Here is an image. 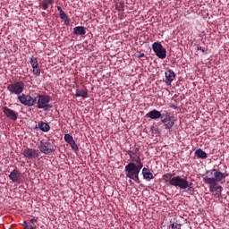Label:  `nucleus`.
<instances>
[{
  "label": "nucleus",
  "mask_w": 229,
  "mask_h": 229,
  "mask_svg": "<svg viewBox=\"0 0 229 229\" xmlns=\"http://www.w3.org/2000/svg\"><path fill=\"white\" fill-rule=\"evenodd\" d=\"M136 164H138V165H136V168L138 169V172L140 173V169H142V167H144V165L142 164L140 157H138Z\"/></svg>",
  "instance_id": "a878e982"
},
{
  "label": "nucleus",
  "mask_w": 229,
  "mask_h": 229,
  "mask_svg": "<svg viewBox=\"0 0 229 229\" xmlns=\"http://www.w3.org/2000/svg\"><path fill=\"white\" fill-rule=\"evenodd\" d=\"M125 173L127 178H133V176H137L140 174L137 165L131 162L125 166Z\"/></svg>",
  "instance_id": "1a4fd4ad"
},
{
  "label": "nucleus",
  "mask_w": 229,
  "mask_h": 229,
  "mask_svg": "<svg viewBox=\"0 0 229 229\" xmlns=\"http://www.w3.org/2000/svg\"><path fill=\"white\" fill-rule=\"evenodd\" d=\"M196 157L199 158H207L208 156L207 155V152L203 151V149L199 148L195 151Z\"/></svg>",
  "instance_id": "412c9836"
},
{
  "label": "nucleus",
  "mask_w": 229,
  "mask_h": 229,
  "mask_svg": "<svg viewBox=\"0 0 229 229\" xmlns=\"http://www.w3.org/2000/svg\"><path fill=\"white\" fill-rule=\"evenodd\" d=\"M22 155L25 158H28L29 160H33L40 157V151L38 149L27 148L23 150Z\"/></svg>",
  "instance_id": "6e6552de"
},
{
  "label": "nucleus",
  "mask_w": 229,
  "mask_h": 229,
  "mask_svg": "<svg viewBox=\"0 0 229 229\" xmlns=\"http://www.w3.org/2000/svg\"><path fill=\"white\" fill-rule=\"evenodd\" d=\"M162 180H163L164 182H168L169 185H171V182H172V180H173V174H169V173L165 174H163V176H162Z\"/></svg>",
  "instance_id": "4be33fe9"
},
{
  "label": "nucleus",
  "mask_w": 229,
  "mask_h": 229,
  "mask_svg": "<svg viewBox=\"0 0 229 229\" xmlns=\"http://www.w3.org/2000/svg\"><path fill=\"white\" fill-rule=\"evenodd\" d=\"M161 123L165 124V130H171L174 126V117L162 119Z\"/></svg>",
  "instance_id": "2eb2a0df"
},
{
  "label": "nucleus",
  "mask_w": 229,
  "mask_h": 229,
  "mask_svg": "<svg viewBox=\"0 0 229 229\" xmlns=\"http://www.w3.org/2000/svg\"><path fill=\"white\" fill-rule=\"evenodd\" d=\"M152 49L157 58H160L161 60H164L167 56V50L158 42H155L152 44Z\"/></svg>",
  "instance_id": "423d86ee"
},
{
  "label": "nucleus",
  "mask_w": 229,
  "mask_h": 229,
  "mask_svg": "<svg viewBox=\"0 0 229 229\" xmlns=\"http://www.w3.org/2000/svg\"><path fill=\"white\" fill-rule=\"evenodd\" d=\"M171 185L172 187H175V189H180L181 191H185V189L192 191V189H194V187H192L194 183L188 182L187 177L182 178L180 175L173 177Z\"/></svg>",
  "instance_id": "f257e3e1"
},
{
  "label": "nucleus",
  "mask_w": 229,
  "mask_h": 229,
  "mask_svg": "<svg viewBox=\"0 0 229 229\" xmlns=\"http://www.w3.org/2000/svg\"><path fill=\"white\" fill-rule=\"evenodd\" d=\"M18 100L21 105H24V106H35V105H37V98H33L24 93L18 96Z\"/></svg>",
  "instance_id": "39448f33"
},
{
  "label": "nucleus",
  "mask_w": 229,
  "mask_h": 229,
  "mask_svg": "<svg viewBox=\"0 0 229 229\" xmlns=\"http://www.w3.org/2000/svg\"><path fill=\"white\" fill-rule=\"evenodd\" d=\"M138 58H146V55L144 53H140L138 55Z\"/></svg>",
  "instance_id": "72a5a7b5"
},
{
  "label": "nucleus",
  "mask_w": 229,
  "mask_h": 229,
  "mask_svg": "<svg viewBox=\"0 0 229 229\" xmlns=\"http://www.w3.org/2000/svg\"><path fill=\"white\" fill-rule=\"evenodd\" d=\"M168 229H182V225L173 222L170 224V226H168Z\"/></svg>",
  "instance_id": "393cba45"
},
{
  "label": "nucleus",
  "mask_w": 229,
  "mask_h": 229,
  "mask_svg": "<svg viewBox=\"0 0 229 229\" xmlns=\"http://www.w3.org/2000/svg\"><path fill=\"white\" fill-rule=\"evenodd\" d=\"M70 146L73 151H78L80 149V148H78V144H76V141L70 143Z\"/></svg>",
  "instance_id": "cd10ccee"
},
{
  "label": "nucleus",
  "mask_w": 229,
  "mask_h": 229,
  "mask_svg": "<svg viewBox=\"0 0 229 229\" xmlns=\"http://www.w3.org/2000/svg\"><path fill=\"white\" fill-rule=\"evenodd\" d=\"M36 98H37L36 105L38 110H44V112H49V110L53 108V106L49 104L51 103V97L49 95H38Z\"/></svg>",
  "instance_id": "f03ea898"
},
{
  "label": "nucleus",
  "mask_w": 229,
  "mask_h": 229,
  "mask_svg": "<svg viewBox=\"0 0 229 229\" xmlns=\"http://www.w3.org/2000/svg\"><path fill=\"white\" fill-rule=\"evenodd\" d=\"M173 116L169 115V114H161V116L159 117V119H169Z\"/></svg>",
  "instance_id": "473e14b6"
},
{
  "label": "nucleus",
  "mask_w": 229,
  "mask_h": 229,
  "mask_svg": "<svg viewBox=\"0 0 229 229\" xmlns=\"http://www.w3.org/2000/svg\"><path fill=\"white\" fill-rule=\"evenodd\" d=\"M38 148L44 155H49L55 150V146L50 141L41 140Z\"/></svg>",
  "instance_id": "0eeeda50"
},
{
  "label": "nucleus",
  "mask_w": 229,
  "mask_h": 229,
  "mask_svg": "<svg viewBox=\"0 0 229 229\" xmlns=\"http://www.w3.org/2000/svg\"><path fill=\"white\" fill-rule=\"evenodd\" d=\"M196 50L201 51V53H206V51H207L204 47H201V45H197Z\"/></svg>",
  "instance_id": "c756f323"
},
{
  "label": "nucleus",
  "mask_w": 229,
  "mask_h": 229,
  "mask_svg": "<svg viewBox=\"0 0 229 229\" xmlns=\"http://www.w3.org/2000/svg\"><path fill=\"white\" fill-rule=\"evenodd\" d=\"M118 10H124V9H121V8H119Z\"/></svg>",
  "instance_id": "ea45409f"
},
{
  "label": "nucleus",
  "mask_w": 229,
  "mask_h": 229,
  "mask_svg": "<svg viewBox=\"0 0 229 229\" xmlns=\"http://www.w3.org/2000/svg\"><path fill=\"white\" fill-rule=\"evenodd\" d=\"M129 157H130V158L131 159L132 162H136L137 163V161L139 160V157L137 158V157H133L131 155V153H129Z\"/></svg>",
  "instance_id": "7c9ffc66"
},
{
  "label": "nucleus",
  "mask_w": 229,
  "mask_h": 229,
  "mask_svg": "<svg viewBox=\"0 0 229 229\" xmlns=\"http://www.w3.org/2000/svg\"><path fill=\"white\" fill-rule=\"evenodd\" d=\"M169 106H170V108H174V110H178V106H174L172 104Z\"/></svg>",
  "instance_id": "c9c22d12"
},
{
  "label": "nucleus",
  "mask_w": 229,
  "mask_h": 229,
  "mask_svg": "<svg viewBox=\"0 0 229 229\" xmlns=\"http://www.w3.org/2000/svg\"><path fill=\"white\" fill-rule=\"evenodd\" d=\"M25 224V227L24 228H28V224H26V222H24Z\"/></svg>",
  "instance_id": "58836bf2"
},
{
  "label": "nucleus",
  "mask_w": 229,
  "mask_h": 229,
  "mask_svg": "<svg viewBox=\"0 0 229 229\" xmlns=\"http://www.w3.org/2000/svg\"><path fill=\"white\" fill-rule=\"evenodd\" d=\"M57 10L59 12V17L64 21L65 26H69L71 24V18L62 10L61 6H57Z\"/></svg>",
  "instance_id": "4468645a"
},
{
  "label": "nucleus",
  "mask_w": 229,
  "mask_h": 229,
  "mask_svg": "<svg viewBox=\"0 0 229 229\" xmlns=\"http://www.w3.org/2000/svg\"><path fill=\"white\" fill-rule=\"evenodd\" d=\"M146 117H148L149 119H153L157 121V119H160V117H162V114L160 113V111L154 109L152 111H149L146 114Z\"/></svg>",
  "instance_id": "dca6fc26"
},
{
  "label": "nucleus",
  "mask_w": 229,
  "mask_h": 229,
  "mask_svg": "<svg viewBox=\"0 0 229 229\" xmlns=\"http://www.w3.org/2000/svg\"><path fill=\"white\" fill-rule=\"evenodd\" d=\"M53 3H55V0H44L42 2L43 10H47V8H49V4H53Z\"/></svg>",
  "instance_id": "5701e85b"
},
{
  "label": "nucleus",
  "mask_w": 229,
  "mask_h": 229,
  "mask_svg": "<svg viewBox=\"0 0 229 229\" xmlns=\"http://www.w3.org/2000/svg\"><path fill=\"white\" fill-rule=\"evenodd\" d=\"M32 72H33L34 76H37V77L40 76V67L39 68H34L32 70Z\"/></svg>",
  "instance_id": "c85d7f7f"
},
{
  "label": "nucleus",
  "mask_w": 229,
  "mask_h": 229,
  "mask_svg": "<svg viewBox=\"0 0 229 229\" xmlns=\"http://www.w3.org/2000/svg\"><path fill=\"white\" fill-rule=\"evenodd\" d=\"M207 185H209L210 192H218L215 194V198H219V195L223 192V186L217 184V182L207 183Z\"/></svg>",
  "instance_id": "f8f14e48"
},
{
  "label": "nucleus",
  "mask_w": 229,
  "mask_h": 229,
  "mask_svg": "<svg viewBox=\"0 0 229 229\" xmlns=\"http://www.w3.org/2000/svg\"><path fill=\"white\" fill-rule=\"evenodd\" d=\"M32 69H37V68H39L40 66H38V63L37 64H34L33 66H31Z\"/></svg>",
  "instance_id": "4c0bfd02"
},
{
  "label": "nucleus",
  "mask_w": 229,
  "mask_h": 229,
  "mask_svg": "<svg viewBox=\"0 0 229 229\" xmlns=\"http://www.w3.org/2000/svg\"><path fill=\"white\" fill-rule=\"evenodd\" d=\"M129 153H131V155L133 157V155H137V149L135 151L131 150Z\"/></svg>",
  "instance_id": "e433bc0d"
},
{
  "label": "nucleus",
  "mask_w": 229,
  "mask_h": 229,
  "mask_svg": "<svg viewBox=\"0 0 229 229\" xmlns=\"http://www.w3.org/2000/svg\"><path fill=\"white\" fill-rule=\"evenodd\" d=\"M25 87H26V84H24L23 81H17L13 84H9L7 86V90H9L11 94L21 96V94L24 92Z\"/></svg>",
  "instance_id": "20e7f679"
},
{
  "label": "nucleus",
  "mask_w": 229,
  "mask_h": 229,
  "mask_svg": "<svg viewBox=\"0 0 229 229\" xmlns=\"http://www.w3.org/2000/svg\"><path fill=\"white\" fill-rule=\"evenodd\" d=\"M8 178L9 180H12L13 183H21L22 176L19 169H13L8 175Z\"/></svg>",
  "instance_id": "9d476101"
},
{
  "label": "nucleus",
  "mask_w": 229,
  "mask_h": 229,
  "mask_svg": "<svg viewBox=\"0 0 229 229\" xmlns=\"http://www.w3.org/2000/svg\"><path fill=\"white\" fill-rule=\"evenodd\" d=\"M142 174H143V178L145 180H153V178H155V176H153V174L151 173V171H149L148 168L144 167L142 169Z\"/></svg>",
  "instance_id": "6ab92c4d"
},
{
  "label": "nucleus",
  "mask_w": 229,
  "mask_h": 229,
  "mask_svg": "<svg viewBox=\"0 0 229 229\" xmlns=\"http://www.w3.org/2000/svg\"><path fill=\"white\" fill-rule=\"evenodd\" d=\"M76 98H89V91L87 89H77L76 90V94H75Z\"/></svg>",
  "instance_id": "aec40b11"
},
{
  "label": "nucleus",
  "mask_w": 229,
  "mask_h": 229,
  "mask_svg": "<svg viewBox=\"0 0 229 229\" xmlns=\"http://www.w3.org/2000/svg\"><path fill=\"white\" fill-rule=\"evenodd\" d=\"M38 126L39 130H41V131H44L45 133H47V131H49V130H51V126L49 125V123H45V122H39L38 123Z\"/></svg>",
  "instance_id": "a211bd4d"
},
{
  "label": "nucleus",
  "mask_w": 229,
  "mask_h": 229,
  "mask_svg": "<svg viewBox=\"0 0 229 229\" xmlns=\"http://www.w3.org/2000/svg\"><path fill=\"white\" fill-rule=\"evenodd\" d=\"M87 33V28L84 26H77L73 28V35L83 36Z\"/></svg>",
  "instance_id": "f3484780"
},
{
  "label": "nucleus",
  "mask_w": 229,
  "mask_h": 229,
  "mask_svg": "<svg viewBox=\"0 0 229 229\" xmlns=\"http://www.w3.org/2000/svg\"><path fill=\"white\" fill-rule=\"evenodd\" d=\"M131 180H133L134 182H137L138 183H140L139 182V174L137 175H133V177H129Z\"/></svg>",
  "instance_id": "2f4dec72"
},
{
  "label": "nucleus",
  "mask_w": 229,
  "mask_h": 229,
  "mask_svg": "<svg viewBox=\"0 0 229 229\" xmlns=\"http://www.w3.org/2000/svg\"><path fill=\"white\" fill-rule=\"evenodd\" d=\"M3 112L8 119H11V121H17L19 117V114L17 112L13 111V109H10L7 106L3 107Z\"/></svg>",
  "instance_id": "9b49d317"
},
{
  "label": "nucleus",
  "mask_w": 229,
  "mask_h": 229,
  "mask_svg": "<svg viewBox=\"0 0 229 229\" xmlns=\"http://www.w3.org/2000/svg\"><path fill=\"white\" fill-rule=\"evenodd\" d=\"M30 64L31 65V67H33L34 65H37V64H38V60L37 59V57H30Z\"/></svg>",
  "instance_id": "bb28decb"
},
{
  "label": "nucleus",
  "mask_w": 229,
  "mask_h": 229,
  "mask_svg": "<svg viewBox=\"0 0 229 229\" xmlns=\"http://www.w3.org/2000/svg\"><path fill=\"white\" fill-rule=\"evenodd\" d=\"M64 140L67 144H72V142H74V138L71 134H65Z\"/></svg>",
  "instance_id": "b1692460"
},
{
  "label": "nucleus",
  "mask_w": 229,
  "mask_h": 229,
  "mask_svg": "<svg viewBox=\"0 0 229 229\" xmlns=\"http://www.w3.org/2000/svg\"><path fill=\"white\" fill-rule=\"evenodd\" d=\"M38 220V218L37 217H33L32 219L30 220V223H37V221Z\"/></svg>",
  "instance_id": "f704fd0d"
},
{
  "label": "nucleus",
  "mask_w": 229,
  "mask_h": 229,
  "mask_svg": "<svg viewBox=\"0 0 229 229\" xmlns=\"http://www.w3.org/2000/svg\"><path fill=\"white\" fill-rule=\"evenodd\" d=\"M210 176L212 177H206L204 178V182L206 183H219V182H223L226 175L223 174V172L217 169H212L210 173Z\"/></svg>",
  "instance_id": "7ed1b4c3"
},
{
  "label": "nucleus",
  "mask_w": 229,
  "mask_h": 229,
  "mask_svg": "<svg viewBox=\"0 0 229 229\" xmlns=\"http://www.w3.org/2000/svg\"><path fill=\"white\" fill-rule=\"evenodd\" d=\"M165 76L166 85H171V83H173V81H174V78H176V73H174V71L168 69L165 72Z\"/></svg>",
  "instance_id": "ddd939ff"
}]
</instances>
